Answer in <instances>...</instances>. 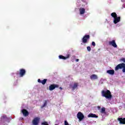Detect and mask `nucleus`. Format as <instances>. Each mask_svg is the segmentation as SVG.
<instances>
[{"mask_svg":"<svg viewBox=\"0 0 125 125\" xmlns=\"http://www.w3.org/2000/svg\"><path fill=\"white\" fill-rule=\"evenodd\" d=\"M16 74L17 76H19L20 78H22L26 75V70L24 69H20V71H17Z\"/></svg>","mask_w":125,"mask_h":125,"instance_id":"7ed1b4c3","label":"nucleus"},{"mask_svg":"<svg viewBox=\"0 0 125 125\" xmlns=\"http://www.w3.org/2000/svg\"><path fill=\"white\" fill-rule=\"evenodd\" d=\"M5 120H7V117L6 116V115H3L2 116H1L0 121L1 123H4Z\"/></svg>","mask_w":125,"mask_h":125,"instance_id":"4468645a","label":"nucleus"},{"mask_svg":"<svg viewBox=\"0 0 125 125\" xmlns=\"http://www.w3.org/2000/svg\"><path fill=\"white\" fill-rule=\"evenodd\" d=\"M120 21H121V17H117L114 19L113 23H114V24H117V23H119Z\"/></svg>","mask_w":125,"mask_h":125,"instance_id":"f8f14e48","label":"nucleus"},{"mask_svg":"<svg viewBox=\"0 0 125 125\" xmlns=\"http://www.w3.org/2000/svg\"><path fill=\"white\" fill-rule=\"evenodd\" d=\"M117 121L119 122V124H120V125H125V118H118L117 119Z\"/></svg>","mask_w":125,"mask_h":125,"instance_id":"6e6552de","label":"nucleus"},{"mask_svg":"<svg viewBox=\"0 0 125 125\" xmlns=\"http://www.w3.org/2000/svg\"><path fill=\"white\" fill-rule=\"evenodd\" d=\"M42 125H48V123H47V122H44L42 123Z\"/></svg>","mask_w":125,"mask_h":125,"instance_id":"5701e85b","label":"nucleus"},{"mask_svg":"<svg viewBox=\"0 0 125 125\" xmlns=\"http://www.w3.org/2000/svg\"><path fill=\"white\" fill-rule=\"evenodd\" d=\"M59 59H63V60H66V59H68V58H70V54L66 55V56L65 57L63 55H60L59 56Z\"/></svg>","mask_w":125,"mask_h":125,"instance_id":"9d476101","label":"nucleus"},{"mask_svg":"<svg viewBox=\"0 0 125 125\" xmlns=\"http://www.w3.org/2000/svg\"><path fill=\"white\" fill-rule=\"evenodd\" d=\"M107 74H109V75H114L115 74V70L113 69H110L106 71Z\"/></svg>","mask_w":125,"mask_h":125,"instance_id":"dca6fc26","label":"nucleus"},{"mask_svg":"<svg viewBox=\"0 0 125 125\" xmlns=\"http://www.w3.org/2000/svg\"><path fill=\"white\" fill-rule=\"evenodd\" d=\"M119 69H123L122 72L125 73V63H122L118 64L115 68V71H118Z\"/></svg>","mask_w":125,"mask_h":125,"instance_id":"f03ea898","label":"nucleus"},{"mask_svg":"<svg viewBox=\"0 0 125 125\" xmlns=\"http://www.w3.org/2000/svg\"><path fill=\"white\" fill-rule=\"evenodd\" d=\"M98 109H100V106H98Z\"/></svg>","mask_w":125,"mask_h":125,"instance_id":"7c9ffc66","label":"nucleus"},{"mask_svg":"<svg viewBox=\"0 0 125 125\" xmlns=\"http://www.w3.org/2000/svg\"><path fill=\"white\" fill-rule=\"evenodd\" d=\"M47 105V101H44L43 104L42 105V108L45 107Z\"/></svg>","mask_w":125,"mask_h":125,"instance_id":"4be33fe9","label":"nucleus"},{"mask_svg":"<svg viewBox=\"0 0 125 125\" xmlns=\"http://www.w3.org/2000/svg\"><path fill=\"white\" fill-rule=\"evenodd\" d=\"M77 119L79 120L80 122L83 120L84 119V115L81 112H79L77 114Z\"/></svg>","mask_w":125,"mask_h":125,"instance_id":"20e7f679","label":"nucleus"},{"mask_svg":"<svg viewBox=\"0 0 125 125\" xmlns=\"http://www.w3.org/2000/svg\"><path fill=\"white\" fill-rule=\"evenodd\" d=\"M102 95L106 98V99H112V94L111 93V91L109 90H107L106 91L104 90H102Z\"/></svg>","mask_w":125,"mask_h":125,"instance_id":"f257e3e1","label":"nucleus"},{"mask_svg":"<svg viewBox=\"0 0 125 125\" xmlns=\"http://www.w3.org/2000/svg\"><path fill=\"white\" fill-rule=\"evenodd\" d=\"M21 112L24 117H27V116H29V112L27 111V109H23L21 110Z\"/></svg>","mask_w":125,"mask_h":125,"instance_id":"9b49d317","label":"nucleus"},{"mask_svg":"<svg viewBox=\"0 0 125 125\" xmlns=\"http://www.w3.org/2000/svg\"><path fill=\"white\" fill-rule=\"evenodd\" d=\"M57 87H59V85L53 84H51L49 86V89L50 91H52V90H53L54 89H55V88H56Z\"/></svg>","mask_w":125,"mask_h":125,"instance_id":"0eeeda50","label":"nucleus"},{"mask_svg":"<svg viewBox=\"0 0 125 125\" xmlns=\"http://www.w3.org/2000/svg\"><path fill=\"white\" fill-rule=\"evenodd\" d=\"M92 45H93V46H95V45H96L95 42H92Z\"/></svg>","mask_w":125,"mask_h":125,"instance_id":"bb28decb","label":"nucleus"},{"mask_svg":"<svg viewBox=\"0 0 125 125\" xmlns=\"http://www.w3.org/2000/svg\"><path fill=\"white\" fill-rule=\"evenodd\" d=\"M101 114H104V115H107V112H106V108L104 107H103L100 111Z\"/></svg>","mask_w":125,"mask_h":125,"instance_id":"2eb2a0df","label":"nucleus"},{"mask_svg":"<svg viewBox=\"0 0 125 125\" xmlns=\"http://www.w3.org/2000/svg\"><path fill=\"white\" fill-rule=\"evenodd\" d=\"M89 39H90V36L89 35H85L82 39V42L83 43H86Z\"/></svg>","mask_w":125,"mask_h":125,"instance_id":"39448f33","label":"nucleus"},{"mask_svg":"<svg viewBox=\"0 0 125 125\" xmlns=\"http://www.w3.org/2000/svg\"><path fill=\"white\" fill-rule=\"evenodd\" d=\"M111 16H112V17H113L114 19L118 17V15H117V13L113 12L111 14Z\"/></svg>","mask_w":125,"mask_h":125,"instance_id":"aec40b11","label":"nucleus"},{"mask_svg":"<svg viewBox=\"0 0 125 125\" xmlns=\"http://www.w3.org/2000/svg\"><path fill=\"white\" fill-rule=\"evenodd\" d=\"M121 61H122L123 62H124V63H125V58H122L121 59Z\"/></svg>","mask_w":125,"mask_h":125,"instance_id":"a878e982","label":"nucleus"},{"mask_svg":"<svg viewBox=\"0 0 125 125\" xmlns=\"http://www.w3.org/2000/svg\"><path fill=\"white\" fill-rule=\"evenodd\" d=\"M109 45H112V46H113V47L117 48L118 47V45L116 43V41L115 40H112L111 41H110L109 42Z\"/></svg>","mask_w":125,"mask_h":125,"instance_id":"1a4fd4ad","label":"nucleus"},{"mask_svg":"<svg viewBox=\"0 0 125 125\" xmlns=\"http://www.w3.org/2000/svg\"><path fill=\"white\" fill-rule=\"evenodd\" d=\"M38 83H42V81L41 80V79H38Z\"/></svg>","mask_w":125,"mask_h":125,"instance_id":"cd10ccee","label":"nucleus"},{"mask_svg":"<svg viewBox=\"0 0 125 125\" xmlns=\"http://www.w3.org/2000/svg\"><path fill=\"white\" fill-rule=\"evenodd\" d=\"M40 120H41V118H40L39 117L35 118L32 120V125H38L39 123H40Z\"/></svg>","mask_w":125,"mask_h":125,"instance_id":"423d86ee","label":"nucleus"},{"mask_svg":"<svg viewBox=\"0 0 125 125\" xmlns=\"http://www.w3.org/2000/svg\"><path fill=\"white\" fill-rule=\"evenodd\" d=\"M78 83H74L73 86H72V90H75L77 87H78Z\"/></svg>","mask_w":125,"mask_h":125,"instance_id":"6ab92c4d","label":"nucleus"},{"mask_svg":"<svg viewBox=\"0 0 125 125\" xmlns=\"http://www.w3.org/2000/svg\"><path fill=\"white\" fill-rule=\"evenodd\" d=\"M47 81V79H44L42 81H41V83L42 84H45L46 83V81Z\"/></svg>","mask_w":125,"mask_h":125,"instance_id":"412c9836","label":"nucleus"},{"mask_svg":"<svg viewBox=\"0 0 125 125\" xmlns=\"http://www.w3.org/2000/svg\"><path fill=\"white\" fill-rule=\"evenodd\" d=\"M87 49L88 51H90V50H91V48L90 47V46H88L87 47Z\"/></svg>","mask_w":125,"mask_h":125,"instance_id":"b1692460","label":"nucleus"},{"mask_svg":"<svg viewBox=\"0 0 125 125\" xmlns=\"http://www.w3.org/2000/svg\"><path fill=\"white\" fill-rule=\"evenodd\" d=\"M79 11L81 15H83V14H84L85 13V9L83 8H80L79 9Z\"/></svg>","mask_w":125,"mask_h":125,"instance_id":"f3484780","label":"nucleus"},{"mask_svg":"<svg viewBox=\"0 0 125 125\" xmlns=\"http://www.w3.org/2000/svg\"><path fill=\"white\" fill-rule=\"evenodd\" d=\"M64 125H69V123H68L67 120L64 121Z\"/></svg>","mask_w":125,"mask_h":125,"instance_id":"393cba45","label":"nucleus"},{"mask_svg":"<svg viewBox=\"0 0 125 125\" xmlns=\"http://www.w3.org/2000/svg\"><path fill=\"white\" fill-rule=\"evenodd\" d=\"M90 78L91 80H97V79L98 78V77H97V75L95 74H93L91 75Z\"/></svg>","mask_w":125,"mask_h":125,"instance_id":"a211bd4d","label":"nucleus"},{"mask_svg":"<svg viewBox=\"0 0 125 125\" xmlns=\"http://www.w3.org/2000/svg\"><path fill=\"white\" fill-rule=\"evenodd\" d=\"M60 89H61V90H62V89H63V88L62 87H60Z\"/></svg>","mask_w":125,"mask_h":125,"instance_id":"c756f323","label":"nucleus"},{"mask_svg":"<svg viewBox=\"0 0 125 125\" xmlns=\"http://www.w3.org/2000/svg\"><path fill=\"white\" fill-rule=\"evenodd\" d=\"M79 61H80V60H79V59H77L76 60V62H79Z\"/></svg>","mask_w":125,"mask_h":125,"instance_id":"c85d7f7f","label":"nucleus"},{"mask_svg":"<svg viewBox=\"0 0 125 125\" xmlns=\"http://www.w3.org/2000/svg\"><path fill=\"white\" fill-rule=\"evenodd\" d=\"M87 117L88 118H95L96 119H97V118H98V116L92 113H90L89 114H88Z\"/></svg>","mask_w":125,"mask_h":125,"instance_id":"ddd939ff","label":"nucleus"}]
</instances>
